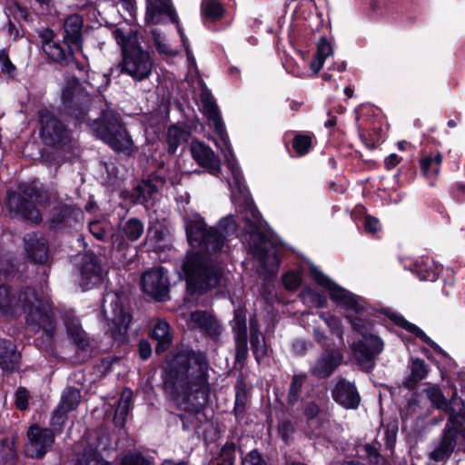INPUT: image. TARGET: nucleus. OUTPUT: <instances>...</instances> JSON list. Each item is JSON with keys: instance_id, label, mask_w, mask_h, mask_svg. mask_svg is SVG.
Returning a JSON list of instances; mask_svg holds the SVG:
<instances>
[{"instance_id": "obj_1", "label": "nucleus", "mask_w": 465, "mask_h": 465, "mask_svg": "<svg viewBox=\"0 0 465 465\" xmlns=\"http://www.w3.org/2000/svg\"><path fill=\"white\" fill-rule=\"evenodd\" d=\"M206 356L201 351H181L172 357L163 381L164 391L198 420L210 396Z\"/></svg>"}, {"instance_id": "obj_2", "label": "nucleus", "mask_w": 465, "mask_h": 465, "mask_svg": "<svg viewBox=\"0 0 465 465\" xmlns=\"http://www.w3.org/2000/svg\"><path fill=\"white\" fill-rule=\"evenodd\" d=\"M186 234L189 243L200 251L188 254L183 271L188 283L194 290L203 292L222 284L223 270L207 254L223 251L226 240L214 227L207 228L201 217L186 222Z\"/></svg>"}, {"instance_id": "obj_3", "label": "nucleus", "mask_w": 465, "mask_h": 465, "mask_svg": "<svg viewBox=\"0 0 465 465\" xmlns=\"http://www.w3.org/2000/svg\"><path fill=\"white\" fill-rule=\"evenodd\" d=\"M112 35L121 48V72L134 81H143L152 74L153 61L148 50L141 45L139 30L132 27H116Z\"/></svg>"}, {"instance_id": "obj_4", "label": "nucleus", "mask_w": 465, "mask_h": 465, "mask_svg": "<svg viewBox=\"0 0 465 465\" xmlns=\"http://www.w3.org/2000/svg\"><path fill=\"white\" fill-rule=\"evenodd\" d=\"M311 274L319 285L329 291L330 297L333 302L349 311L346 318L351 322L352 329L361 337H363V334H369L372 322L361 317L367 309L366 302L361 297L337 285L317 268H311Z\"/></svg>"}, {"instance_id": "obj_5", "label": "nucleus", "mask_w": 465, "mask_h": 465, "mask_svg": "<svg viewBox=\"0 0 465 465\" xmlns=\"http://www.w3.org/2000/svg\"><path fill=\"white\" fill-rule=\"evenodd\" d=\"M124 293L108 292L104 295L100 314L107 323L106 333L118 344L127 341L132 315L125 306Z\"/></svg>"}, {"instance_id": "obj_6", "label": "nucleus", "mask_w": 465, "mask_h": 465, "mask_svg": "<svg viewBox=\"0 0 465 465\" xmlns=\"http://www.w3.org/2000/svg\"><path fill=\"white\" fill-rule=\"evenodd\" d=\"M91 132L113 150L131 154L133 140L118 118H94L88 123Z\"/></svg>"}, {"instance_id": "obj_7", "label": "nucleus", "mask_w": 465, "mask_h": 465, "mask_svg": "<svg viewBox=\"0 0 465 465\" xmlns=\"http://www.w3.org/2000/svg\"><path fill=\"white\" fill-rule=\"evenodd\" d=\"M50 200L48 192L36 187L27 186L23 191V194L8 193L7 205L11 212H15L24 219L34 223H40L43 220L42 214L33 203L46 206L50 203Z\"/></svg>"}, {"instance_id": "obj_8", "label": "nucleus", "mask_w": 465, "mask_h": 465, "mask_svg": "<svg viewBox=\"0 0 465 465\" xmlns=\"http://www.w3.org/2000/svg\"><path fill=\"white\" fill-rule=\"evenodd\" d=\"M38 37L42 44V51L47 56L50 63L65 68L74 64L78 71H85V66L75 57L77 49L65 50L61 45L57 34L50 27L39 31Z\"/></svg>"}, {"instance_id": "obj_9", "label": "nucleus", "mask_w": 465, "mask_h": 465, "mask_svg": "<svg viewBox=\"0 0 465 465\" xmlns=\"http://www.w3.org/2000/svg\"><path fill=\"white\" fill-rule=\"evenodd\" d=\"M22 311L25 314V322L34 332L43 330L47 336L52 337L56 329L55 321L49 304L40 299L34 290V298L25 302Z\"/></svg>"}, {"instance_id": "obj_10", "label": "nucleus", "mask_w": 465, "mask_h": 465, "mask_svg": "<svg viewBox=\"0 0 465 465\" xmlns=\"http://www.w3.org/2000/svg\"><path fill=\"white\" fill-rule=\"evenodd\" d=\"M61 103L67 116H87L91 96L76 76L66 80L61 92Z\"/></svg>"}, {"instance_id": "obj_11", "label": "nucleus", "mask_w": 465, "mask_h": 465, "mask_svg": "<svg viewBox=\"0 0 465 465\" xmlns=\"http://www.w3.org/2000/svg\"><path fill=\"white\" fill-rule=\"evenodd\" d=\"M383 340L373 333L363 334L360 340L351 345L352 357L364 371H371L377 359L384 350Z\"/></svg>"}, {"instance_id": "obj_12", "label": "nucleus", "mask_w": 465, "mask_h": 465, "mask_svg": "<svg viewBox=\"0 0 465 465\" xmlns=\"http://www.w3.org/2000/svg\"><path fill=\"white\" fill-rule=\"evenodd\" d=\"M40 136L47 146L61 150L72 147V133L60 118H40Z\"/></svg>"}, {"instance_id": "obj_13", "label": "nucleus", "mask_w": 465, "mask_h": 465, "mask_svg": "<svg viewBox=\"0 0 465 465\" xmlns=\"http://www.w3.org/2000/svg\"><path fill=\"white\" fill-rule=\"evenodd\" d=\"M27 438L25 452L32 459L43 458L52 449L55 439L53 430L36 424L29 428Z\"/></svg>"}, {"instance_id": "obj_14", "label": "nucleus", "mask_w": 465, "mask_h": 465, "mask_svg": "<svg viewBox=\"0 0 465 465\" xmlns=\"http://www.w3.org/2000/svg\"><path fill=\"white\" fill-rule=\"evenodd\" d=\"M143 291L157 302L169 297V280L163 267H155L144 272L141 278Z\"/></svg>"}, {"instance_id": "obj_15", "label": "nucleus", "mask_w": 465, "mask_h": 465, "mask_svg": "<svg viewBox=\"0 0 465 465\" xmlns=\"http://www.w3.org/2000/svg\"><path fill=\"white\" fill-rule=\"evenodd\" d=\"M34 298V289L25 287L18 292L11 290L5 285L0 286V312L4 315H14L18 309H22L25 302Z\"/></svg>"}, {"instance_id": "obj_16", "label": "nucleus", "mask_w": 465, "mask_h": 465, "mask_svg": "<svg viewBox=\"0 0 465 465\" xmlns=\"http://www.w3.org/2000/svg\"><path fill=\"white\" fill-rule=\"evenodd\" d=\"M83 26L84 19L78 14H73L64 18L60 42L65 45V50H82L84 45Z\"/></svg>"}, {"instance_id": "obj_17", "label": "nucleus", "mask_w": 465, "mask_h": 465, "mask_svg": "<svg viewBox=\"0 0 465 465\" xmlns=\"http://www.w3.org/2000/svg\"><path fill=\"white\" fill-rule=\"evenodd\" d=\"M83 216L84 213L80 208L74 205L61 204L51 210L46 223L49 229L61 230L72 227L74 223L80 222Z\"/></svg>"}, {"instance_id": "obj_18", "label": "nucleus", "mask_w": 465, "mask_h": 465, "mask_svg": "<svg viewBox=\"0 0 465 465\" xmlns=\"http://www.w3.org/2000/svg\"><path fill=\"white\" fill-rule=\"evenodd\" d=\"M25 250L28 258L35 263L43 264L49 257L47 239L40 232H29L24 236Z\"/></svg>"}, {"instance_id": "obj_19", "label": "nucleus", "mask_w": 465, "mask_h": 465, "mask_svg": "<svg viewBox=\"0 0 465 465\" xmlns=\"http://www.w3.org/2000/svg\"><path fill=\"white\" fill-rule=\"evenodd\" d=\"M293 15L303 19L305 26L312 33L320 32L323 27L324 20L322 13L319 11L314 0H300L293 11Z\"/></svg>"}, {"instance_id": "obj_20", "label": "nucleus", "mask_w": 465, "mask_h": 465, "mask_svg": "<svg viewBox=\"0 0 465 465\" xmlns=\"http://www.w3.org/2000/svg\"><path fill=\"white\" fill-rule=\"evenodd\" d=\"M61 317L66 328L68 337L82 351H87L90 348V339L83 330L78 318L72 311H63Z\"/></svg>"}, {"instance_id": "obj_21", "label": "nucleus", "mask_w": 465, "mask_h": 465, "mask_svg": "<svg viewBox=\"0 0 465 465\" xmlns=\"http://www.w3.org/2000/svg\"><path fill=\"white\" fill-rule=\"evenodd\" d=\"M331 396L337 403L346 409L355 410L361 402V397L356 386L345 379H341L336 383L331 391Z\"/></svg>"}, {"instance_id": "obj_22", "label": "nucleus", "mask_w": 465, "mask_h": 465, "mask_svg": "<svg viewBox=\"0 0 465 465\" xmlns=\"http://www.w3.org/2000/svg\"><path fill=\"white\" fill-rule=\"evenodd\" d=\"M342 358L339 351H325L311 367V373L318 379L328 378L341 365Z\"/></svg>"}, {"instance_id": "obj_23", "label": "nucleus", "mask_w": 465, "mask_h": 465, "mask_svg": "<svg viewBox=\"0 0 465 465\" xmlns=\"http://www.w3.org/2000/svg\"><path fill=\"white\" fill-rule=\"evenodd\" d=\"M251 250L252 255L264 268L277 262V256L273 243L265 236L257 235L252 239Z\"/></svg>"}, {"instance_id": "obj_24", "label": "nucleus", "mask_w": 465, "mask_h": 465, "mask_svg": "<svg viewBox=\"0 0 465 465\" xmlns=\"http://www.w3.org/2000/svg\"><path fill=\"white\" fill-rule=\"evenodd\" d=\"M193 158L203 167L209 169L212 173H217L221 170V163L214 152L203 143L194 141L191 144Z\"/></svg>"}, {"instance_id": "obj_25", "label": "nucleus", "mask_w": 465, "mask_h": 465, "mask_svg": "<svg viewBox=\"0 0 465 465\" xmlns=\"http://www.w3.org/2000/svg\"><path fill=\"white\" fill-rule=\"evenodd\" d=\"M21 354L15 345L8 340L0 338V368L5 371L14 372L20 369Z\"/></svg>"}, {"instance_id": "obj_26", "label": "nucleus", "mask_w": 465, "mask_h": 465, "mask_svg": "<svg viewBox=\"0 0 465 465\" xmlns=\"http://www.w3.org/2000/svg\"><path fill=\"white\" fill-rule=\"evenodd\" d=\"M457 444V439L450 429H444L440 440L436 443L430 458L435 461H445L452 454Z\"/></svg>"}, {"instance_id": "obj_27", "label": "nucleus", "mask_w": 465, "mask_h": 465, "mask_svg": "<svg viewBox=\"0 0 465 465\" xmlns=\"http://www.w3.org/2000/svg\"><path fill=\"white\" fill-rule=\"evenodd\" d=\"M226 13L227 9L219 0H202L201 2L200 14L205 26L222 21Z\"/></svg>"}, {"instance_id": "obj_28", "label": "nucleus", "mask_w": 465, "mask_h": 465, "mask_svg": "<svg viewBox=\"0 0 465 465\" xmlns=\"http://www.w3.org/2000/svg\"><path fill=\"white\" fill-rule=\"evenodd\" d=\"M165 184V178L161 175H150L148 179L142 181L135 190L138 193L139 202L142 203L154 200L159 190Z\"/></svg>"}, {"instance_id": "obj_29", "label": "nucleus", "mask_w": 465, "mask_h": 465, "mask_svg": "<svg viewBox=\"0 0 465 465\" xmlns=\"http://www.w3.org/2000/svg\"><path fill=\"white\" fill-rule=\"evenodd\" d=\"M462 410L463 403L460 400L452 399L450 407L449 422L445 429L452 430L456 439L458 433L465 435V412Z\"/></svg>"}, {"instance_id": "obj_30", "label": "nucleus", "mask_w": 465, "mask_h": 465, "mask_svg": "<svg viewBox=\"0 0 465 465\" xmlns=\"http://www.w3.org/2000/svg\"><path fill=\"white\" fill-rule=\"evenodd\" d=\"M333 54V48L326 35H321L316 44V52L310 62V69L317 74L322 68L328 56Z\"/></svg>"}, {"instance_id": "obj_31", "label": "nucleus", "mask_w": 465, "mask_h": 465, "mask_svg": "<svg viewBox=\"0 0 465 465\" xmlns=\"http://www.w3.org/2000/svg\"><path fill=\"white\" fill-rule=\"evenodd\" d=\"M151 336L157 341L155 346V352L157 354L164 352L169 349L173 336L170 331V325L167 322L159 320L154 325Z\"/></svg>"}, {"instance_id": "obj_32", "label": "nucleus", "mask_w": 465, "mask_h": 465, "mask_svg": "<svg viewBox=\"0 0 465 465\" xmlns=\"http://www.w3.org/2000/svg\"><path fill=\"white\" fill-rule=\"evenodd\" d=\"M251 347L258 362L267 355V348L263 335L259 331L257 319L253 316L250 319Z\"/></svg>"}, {"instance_id": "obj_33", "label": "nucleus", "mask_w": 465, "mask_h": 465, "mask_svg": "<svg viewBox=\"0 0 465 465\" xmlns=\"http://www.w3.org/2000/svg\"><path fill=\"white\" fill-rule=\"evenodd\" d=\"M16 435L13 432L0 431V462L13 464L17 454L15 447Z\"/></svg>"}, {"instance_id": "obj_34", "label": "nucleus", "mask_w": 465, "mask_h": 465, "mask_svg": "<svg viewBox=\"0 0 465 465\" xmlns=\"http://www.w3.org/2000/svg\"><path fill=\"white\" fill-rule=\"evenodd\" d=\"M241 217L252 232L262 229L263 226L261 213L249 198L244 199V205L241 210Z\"/></svg>"}, {"instance_id": "obj_35", "label": "nucleus", "mask_w": 465, "mask_h": 465, "mask_svg": "<svg viewBox=\"0 0 465 465\" xmlns=\"http://www.w3.org/2000/svg\"><path fill=\"white\" fill-rule=\"evenodd\" d=\"M81 274L84 284H95L101 281L102 268L98 259L94 255L88 256L86 261L84 262Z\"/></svg>"}, {"instance_id": "obj_36", "label": "nucleus", "mask_w": 465, "mask_h": 465, "mask_svg": "<svg viewBox=\"0 0 465 465\" xmlns=\"http://www.w3.org/2000/svg\"><path fill=\"white\" fill-rule=\"evenodd\" d=\"M190 132L183 126L173 124L167 131V151L169 153H174L182 143L188 140Z\"/></svg>"}, {"instance_id": "obj_37", "label": "nucleus", "mask_w": 465, "mask_h": 465, "mask_svg": "<svg viewBox=\"0 0 465 465\" xmlns=\"http://www.w3.org/2000/svg\"><path fill=\"white\" fill-rule=\"evenodd\" d=\"M391 319L396 325L401 327L402 329L410 331L416 337L420 338L424 343L430 345L435 351H441V349L439 347V345L436 344L433 341H431L430 337H428L426 333L422 331L418 326L409 322L407 320H405L402 316L400 315H393Z\"/></svg>"}, {"instance_id": "obj_38", "label": "nucleus", "mask_w": 465, "mask_h": 465, "mask_svg": "<svg viewBox=\"0 0 465 465\" xmlns=\"http://www.w3.org/2000/svg\"><path fill=\"white\" fill-rule=\"evenodd\" d=\"M81 402V391L75 387H66L61 395L60 402L57 408L66 412L73 411L77 409Z\"/></svg>"}, {"instance_id": "obj_39", "label": "nucleus", "mask_w": 465, "mask_h": 465, "mask_svg": "<svg viewBox=\"0 0 465 465\" xmlns=\"http://www.w3.org/2000/svg\"><path fill=\"white\" fill-rule=\"evenodd\" d=\"M132 391L130 390H124L118 401V405L114 417V422L116 426L124 427L130 411Z\"/></svg>"}, {"instance_id": "obj_40", "label": "nucleus", "mask_w": 465, "mask_h": 465, "mask_svg": "<svg viewBox=\"0 0 465 465\" xmlns=\"http://www.w3.org/2000/svg\"><path fill=\"white\" fill-rule=\"evenodd\" d=\"M306 379V373H299L292 376L287 394L288 405L294 406L298 402Z\"/></svg>"}, {"instance_id": "obj_41", "label": "nucleus", "mask_w": 465, "mask_h": 465, "mask_svg": "<svg viewBox=\"0 0 465 465\" xmlns=\"http://www.w3.org/2000/svg\"><path fill=\"white\" fill-rule=\"evenodd\" d=\"M428 373L426 364L423 360L416 359L412 361L411 367V375L405 381V386L412 389L416 384L423 380Z\"/></svg>"}, {"instance_id": "obj_42", "label": "nucleus", "mask_w": 465, "mask_h": 465, "mask_svg": "<svg viewBox=\"0 0 465 465\" xmlns=\"http://www.w3.org/2000/svg\"><path fill=\"white\" fill-rule=\"evenodd\" d=\"M169 4L170 2L167 0H147L145 12L147 23L157 24V16L164 13Z\"/></svg>"}, {"instance_id": "obj_43", "label": "nucleus", "mask_w": 465, "mask_h": 465, "mask_svg": "<svg viewBox=\"0 0 465 465\" xmlns=\"http://www.w3.org/2000/svg\"><path fill=\"white\" fill-rule=\"evenodd\" d=\"M144 227L141 220L130 218L122 226V232L128 241L135 242L143 233Z\"/></svg>"}, {"instance_id": "obj_44", "label": "nucleus", "mask_w": 465, "mask_h": 465, "mask_svg": "<svg viewBox=\"0 0 465 465\" xmlns=\"http://www.w3.org/2000/svg\"><path fill=\"white\" fill-rule=\"evenodd\" d=\"M89 232L95 239L104 242L111 234V226L106 222L94 221L89 223Z\"/></svg>"}, {"instance_id": "obj_45", "label": "nucleus", "mask_w": 465, "mask_h": 465, "mask_svg": "<svg viewBox=\"0 0 465 465\" xmlns=\"http://www.w3.org/2000/svg\"><path fill=\"white\" fill-rule=\"evenodd\" d=\"M0 66L1 72L9 78L14 79L16 76V66L12 63L6 48L0 50Z\"/></svg>"}, {"instance_id": "obj_46", "label": "nucleus", "mask_w": 465, "mask_h": 465, "mask_svg": "<svg viewBox=\"0 0 465 465\" xmlns=\"http://www.w3.org/2000/svg\"><path fill=\"white\" fill-rule=\"evenodd\" d=\"M201 102L203 116H221L219 107L211 94H203Z\"/></svg>"}, {"instance_id": "obj_47", "label": "nucleus", "mask_w": 465, "mask_h": 465, "mask_svg": "<svg viewBox=\"0 0 465 465\" xmlns=\"http://www.w3.org/2000/svg\"><path fill=\"white\" fill-rule=\"evenodd\" d=\"M228 183L233 195L238 193L239 194H242L244 199L248 198L247 189L244 185L243 178L238 171L232 172V177L228 179Z\"/></svg>"}, {"instance_id": "obj_48", "label": "nucleus", "mask_w": 465, "mask_h": 465, "mask_svg": "<svg viewBox=\"0 0 465 465\" xmlns=\"http://www.w3.org/2000/svg\"><path fill=\"white\" fill-rule=\"evenodd\" d=\"M75 465H111V463L104 460L98 452L89 450L79 458Z\"/></svg>"}, {"instance_id": "obj_49", "label": "nucleus", "mask_w": 465, "mask_h": 465, "mask_svg": "<svg viewBox=\"0 0 465 465\" xmlns=\"http://www.w3.org/2000/svg\"><path fill=\"white\" fill-rule=\"evenodd\" d=\"M292 147L299 155L306 154L312 147V137L308 134H297L293 138Z\"/></svg>"}, {"instance_id": "obj_50", "label": "nucleus", "mask_w": 465, "mask_h": 465, "mask_svg": "<svg viewBox=\"0 0 465 465\" xmlns=\"http://www.w3.org/2000/svg\"><path fill=\"white\" fill-rule=\"evenodd\" d=\"M219 233H223L224 239H227L236 232L237 225L235 220L232 216L225 217L220 221L214 227Z\"/></svg>"}, {"instance_id": "obj_51", "label": "nucleus", "mask_w": 465, "mask_h": 465, "mask_svg": "<svg viewBox=\"0 0 465 465\" xmlns=\"http://www.w3.org/2000/svg\"><path fill=\"white\" fill-rule=\"evenodd\" d=\"M152 39L155 45V48L159 54L172 55L173 51L171 47L164 43L165 36L159 29H152L151 31Z\"/></svg>"}, {"instance_id": "obj_52", "label": "nucleus", "mask_w": 465, "mask_h": 465, "mask_svg": "<svg viewBox=\"0 0 465 465\" xmlns=\"http://www.w3.org/2000/svg\"><path fill=\"white\" fill-rule=\"evenodd\" d=\"M232 329L235 338L247 337L246 316L242 311H235Z\"/></svg>"}, {"instance_id": "obj_53", "label": "nucleus", "mask_w": 465, "mask_h": 465, "mask_svg": "<svg viewBox=\"0 0 465 465\" xmlns=\"http://www.w3.org/2000/svg\"><path fill=\"white\" fill-rule=\"evenodd\" d=\"M236 446L227 442L221 450L219 465H234Z\"/></svg>"}, {"instance_id": "obj_54", "label": "nucleus", "mask_w": 465, "mask_h": 465, "mask_svg": "<svg viewBox=\"0 0 465 465\" xmlns=\"http://www.w3.org/2000/svg\"><path fill=\"white\" fill-rule=\"evenodd\" d=\"M67 413L64 411H60L59 408H56L54 411V415L51 419L50 425L51 430L54 431V435L56 433H60L63 430V427L67 420Z\"/></svg>"}, {"instance_id": "obj_55", "label": "nucleus", "mask_w": 465, "mask_h": 465, "mask_svg": "<svg viewBox=\"0 0 465 465\" xmlns=\"http://www.w3.org/2000/svg\"><path fill=\"white\" fill-rule=\"evenodd\" d=\"M426 395L431 403L438 409L447 406L446 400L442 395L441 391L438 387H430L426 390Z\"/></svg>"}, {"instance_id": "obj_56", "label": "nucleus", "mask_w": 465, "mask_h": 465, "mask_svg": "<svg viewBox=\"0 0 465 465\" xmlns=\"http://www.w3.org/2000/svg\"><path fill=\"white\" fill-rule=\"evenodd\" d=\"M248 356L247 337L235 338V360L244 362Z\"/></svg>"}, {"instance_id": "obj_57", "label": "nucleus", "mask_w": 465, "mask_h": 465, "mask_svg": "<svg viewBox=\"0 0 465 465\" xmlns=\"http://www.w3.org/2000/svg\"><path fill=\"white\" fill-rule=\"evenodd\" d=\"M206 124L213 130L223 142H226L228 136L222 118H207Z\"/></svg>"}, {"instance_id": "obj_58", "label": "nucleus", "mask_w": 465, "mask_h": 465, "mask_svg": "<svg viewBox=\"0 0 465 465\" xmlns=\"http://www.w3.org/2000/svg\"><path fill=\"white\" fill-rule=\"evenodd\" d=\"M211 317L212 315L206 313L205 312L196 311L191 313L190 321L193 324V328H200L203 330Z\"/></svg>"}, {"instance_id": "obj_59", "label": "nucleus", "mask_w": 465, "mask_h": 465, "mask_svg": "<svg viewBox=\"0 0 465 465\" xmlns=\"http://www.w3.org/2000/svg\"><path fill=\"white\" fill-rule=\"evenodd\" d=\"M242 465H267V463L257 450H252L242 459Z\"/></svg>"}, {"instance_id": "obj_60", "label": "nucleus", "mask_w": 465, "mask_h": 465, "mask_svg": "<svg viewBox=\"0 0 465 465\" xmlns=\"http://www.w3.org/2000/svg\"><path fill=\"white\" fill-rule=\"evenodd\" d=\"M121 465H152L142 454L134 452L125 455Z\"/></svg>"}, {"instance_id": "obj_61", "label": "nucleus", "mask_w": 465, "mask_h": 465, "mask_svg": "<svg viewBox=\"0 0 465 465\" xmlns=\"http://www.w3.org/2000/svg\"><path fill=\"white\" fill-rule=\"evenodd\" d=\"M278 431L282 439L287 441L289 438L294 433L295 426L290 420H282L279 422Z\"/></svg>"}, {"instance_id": "obj_62", "label": "nucleus", "mask_w": 465, "mask_h": 465, "mask_svg": "<svg viewBox=\"0 0 465 465\" xmlns=\"http://www.w3.org/2000/svg\"><path fill=\"white\" fill-rule=\"evenodd\" d=\"M356 116H379L381 110L371 104H362L355 109Z\"/></svg>"}, {"instance_id": "obj_63", "label": "nucleus", "mask_w": 465, "mask_h": 465, "mask_svg": "<svg viewBox=\"0 0 465 465\" xmlns=\"http://www.w3.org/2000/svg\"><path fill=\"white\" fill-rule=\"evenodd\" d=\"M321 412V407L315 401L303 403V414L308 420L316 418Z\"/></svg>"}, {"instance_id": "obj_64", "label": "nucleus", "mask_w": 465, "mask_h": 465, "mask_svg": "<svg viewBox=\"0 0 465 465\" xmlns=\"http://www.w3.org/2000/svg\"><path fill=\"white\" fill-rule=\"evenodd\" d=\"M203 331L212 338H217L222 332V326L217 319L212 316L203 328Z\"/></svg>"}]
</instances>
